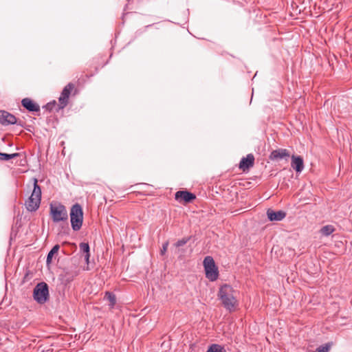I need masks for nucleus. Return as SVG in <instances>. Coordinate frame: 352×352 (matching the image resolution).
Wrapping results in <instances>:
<instances>
[{
  "label": "nucleus",
  "instance_id": "obj_1",
  "mask_svg": "<svg viewBox=\"0 0 352 352\" xmlns=\"http://www.w3.org/2000/svg\"><path fill=\"white\" fill-rule=\"evenodd\" d=\"M237 291L229 285L225 284L220 287L218 292V298L226 310L233 311L238 306L236 299Z\"/></svg>",
  "mask_w": 352,
  "mask_h": 352
},
{
  "label": "nucleus",
  "instance_id": "obj_2",
  "mask_svg": "<svg viewBox=\"0 0 352 352\" xmlns=\"http://www.w3.org/2000/svg\"><path fill=\"white\" fill-rule=\"evenodd\" d=\"M41 199V189L38 185V180L34 178V188L30 197L25 201V207L30 212L36 211L40 206Z\"/></svg>",
  "mask_w": 352,
  "mask_h": 352
},
{
  "label": "nucleus",
  "instance_id": "obj_3",
  "mask_svg": "<svg viewBox=\"0 0 352 352\" xmlns=\"http://www.w3.org/2000/svg\"><path fill=\"white\" fill-rule=\"evenodd\" d=\"M70 221L72 228L74 231H78L82 225L83 212L79 204H75L71 208Z\"/></svg>",
  "mask_w": 352,
  "mask_h": 352
},
{
  "label": "nucleus",
  "instance_id": "obj_4",
  "mask_svg": "<svg viewBox=\"0 0 352 352\" xmlns=\"http://www.w3.org/2000/svg\"><path fill=\"white\" fill-rule=\"evenodd\" d=\"M50 215L54 223L60 221H67L68 219V214L66 208L64 205L60 203L50 204Z\"/></svg>",
  "mask_w": 352,
  "mask_h": 352
},
{
  "label": "nucleus",
  "instance_id": "obj_5",
  "mask_svg": "<svg viewBox=\"0 0 352 352\" xmlns=\"http://www.w3.org/2000/svg\"><path fill=\"white\" fill-rule=\"evenodd\" d=\"M34 300L38 304H44L49 299L48 285L45 282L38 283L33 291Z\"/></svg>",
  "mask_w": 352,
  "mask_h": 352
},
{
  "label": "nucleus",
  "instance_id": "obj_6",
  "mask_svg": "<svg viewBox=\"0 0 352 352\" xmlns=\"http://www.w3.org/2000/svg\"><path fill=\"white\" fill-rule=\"evenodd\" d=\"M204 267L206 276L210 281H214L218 278L219 271L212 256H206L204 259Z\"/></svg>",
  "mask_w": 352,
  "mask_h": 352
},
{
  "label": "nucleus",
  "instance_id": "obj_7",
  "mask_svg": "<svg viewBox=\"0 0 352 352\" xmlns=\"http://www.w3.org/2000/svg\"><path fill=\"white\" fill-rule=\"evenodd\" d=\"M74 89V85L72 82L68 83L63 89L60 97L58 98V105L56 112L63 109L68 104L69 98L71 92Z\"/></svg>",
  "mask_w": 352,
  "mask_h": 352
},
{
  "label": "nucleus",
  "instance_id": "obj_8",
  "mask_svg": "<svg viewBox=\"0 0 352 352\" xmlns=\"http://www.w3.org/2000/svg\"><path fill=\"white\" fill-rule=\"evenodd\" d=\"M254 156L253 154L250 153L246 157H243L239 163V168L243 172L248 170L250 168L253 167L254 164Z\"/></svg>",
  "mask_w": 352,
  "mask_h": 352
},
{
  "label": "nucleus",
  "instance_id": "obj_9",
  "mask_svg": "<svg viewBox=\"0 0 352 352\" xmlns=\"http://www.w3.org/2000/svg\"><path fill=\"white\" fill-rule=\"evenodd\" d=\"M175 198L179 201H184L186 203H190L196 199V196L195 194L188 191L179 190L176 192Z\"/></svg>",
  "mask_w": 352,
  "mask_h": 352
},
{
  "label": "nucleus",
  "instance_id": "obj_10",
  "mask_svg": "<svg viewBox=\"0 0 352 352\" xmlns=\"http://www.w3.org/2000/svg\"><path fill=\"white\" fill-rule=\"evenodd\" d=\"M0 122L4 125L17 123L16 118L14 115L3 110H0Z\"/></svg>",
  "mask_w": 352,
  "mask_h": 352
},
{
  "label": "nucleus",
  "instance_id": "obj_11",
  "mask_svg": "<svg viewBox=\"0 0 352 352\" xmlns=\"http://www.w3.org/2000/svg\"><path fill=\"white\" fill-rule=\"evenodd\" d=\"M22 106L30 112H39V105L29 98H25L21 100Z\"/></svg>",
  "mask_w": 352,
  "mask_h": 352
},
{
  "label": "nucleus",
  "instance_id": "obj_12",
  "mask_svg": "<svg viewBox=\"0 0 352 352\" xmlns=\"http://www.w3.org/2000/svg\"><path fill=\"white\" fill-rule=\"evenodd\" d=\"M267 216L268 219L271 221H279L286 217V212L283 210L274 211L272 209H268Z\"/></svg>",
  "mask_w": 352,
  "mask_h": 352
},
{
  "label": "nucleus",
  "instance_id": "obj_13",
  "mask_svg": "<svg viewBox=\"0 0 352 352\" xmlns=\"http://www.w3.org/2000/svg\"><path fill=\"white\" fill-rule=\"evenodd\" d=\"M291 166L297 172L301 173L304 169L303 159L300 156H292Z\"/></svg>",
  "mask_w": 352,
  "mask_h": 352
},
{
  "label": "nucleus",
  "instance_id": "obj_14",
  "mask_svg": "<svg viewBox=\"0 0 352 352\" xmlns=\"http://www.w3.org/2000/svg\"><path fill=\"white\" fill-rule=\"evenodd\" d=\"M289 157V153L287 149L280 148L273 151L270 155L272 160H277Z\"/></svg>",
  "mask_w": 352,
  "mask_h": 352
},
{
  "label": "nucleus",
  "instance_id": "obj_15",
  "mask_svg": "<svg viewBox=\"0 0 352 352\" xmlns=\"http://www.w3.org/2000/svg\"><path fill=\"white\" fill-rule=\"evenodd\" d=\"M336 230L335 228L332 225H327L321 228L320 232L322 235L328 236L331 234Z\"/></svg>",
  "mask_w": 352,
  "mask_h": 352
},
{
  "label": "nucleus",
  "instance_id": "obj_16",
  "mask_svg": "<svg viewBox=\"0 0 352 352\" xmlns=\"http://www.w3.org/2000/svg\"><path fill=\"white\" fill-rule=\"evenodd\" d=\"M59 248H60L59 245H55L52 248V250L49 252V253L47 254V260H46L47 264H49L52 262L53 256L58 252Z\"/></svg>",
  "mask_w": 352,
  "mask_h": 352
},
{
  "label": "nucleus",
  "instance_id": "obj_17",
  "mask_svg": "<svg viewBox=\"0 0 352 352\" xmlns=\"http://www.w3.org/2000/svg\"><path fill=\"white\" fill-rule=\"evenodd\" d=\"M206 352H226V350L223 346L213 344L209 346Z\"/></svg>",
  "mask_w": 352,
  "mask_h": 352
},
{
  "label": "nucleus",
  "instance_id": "obj_18",
  "mask_svg": "<svg viewBox=\"0 0 352 352\" xmlns=\"http://www.w3.org/2000/svg\"><path fill=\"white\" fill-rule=\"evenodd\" d=\"M19 155V153H15L12 154H7L0 153V161H8L11 159L15 158Z\"/></svg>",
  "mask_w": 352,
  "mask_h": 352
},
{
  "label": "nucleus",
  "instance_id": "obj_19",
  "mask_svg": "<svg viewBox=\"0 0 352 352\" xmlns=\"http://www.w3.org/2000/svg\"><path fill=\"white\" fill-rule=\"evenodd\" d=\"M105 298L110 302V307L113 308L116 303V298L114 294L107 292L105 293Z\"/></svg>",
  "mask_w": 352,
  "mask_h": 352
},
{
  "label": "nucleus",
  "instance_id": "obj_20",
  "mask_svg": "<svg viewBox=\"0 0 352 352\" xmlns=\"http://www.w3.org/2000/svg\"><path fill=\"white\" fill-rule=\"evenodd\" d=\"M58 104H57L55 100H53L47 103L45 106H43V108L49 111H52L53 110L56 111V109H58Z\"/></svg>",
  "mask_w": 352,
  "mask_h": 352
},
{
  "label": "nucleus",
  "instance_id": "obj_21",
  "mask_svg": "<svg viewBox=\"0 0 352 352\" xmlns=\"http://www.w3.org/2000/svg\"><path fill=\"white\" fill-rule=\"evenodd\" d=\"M331 348V344L327 343L324 345L318 346L315 352H329Z\"/></svg>",
  "mask_w": 352,
  "mask_h": 352
},
{
  "label": "nucleus",
  "instance_id": "obj_22",
  "mask_svg": "<svg viewBox=\"0 0 352 352\" xmlns=\"http://www.w3.org/2000/svg\"><path fill=\"white\" fill-rule=\"evenodd\" d=\"M80 250L84 254H89V245L86 243H81L80 244Z\"/></svg>",
  "mask_w": 352,
  "mask_h": 352
},
{
  "label": "nucleus",
  "instance_id": "obj_23",
  "mask_svg": "<svg viewBox=\"0 0 352 352\" xmlns=\"http://www.w3.org/2000/svg\"><path fill=\"white\" fill-rule=\"evenodd\" d=\"M189 239H190V237L183 238V239H179V240H178V241L175 243V245L176 247H177V248H178V247L183 246V245H184L185 244H186V243H187V242L189 241Z\"/></svg>",
  "mask_w": 352,
  "mask_h": 352
},
{
  "label": "nucleus",
  "instance_id": "obj_24",
  "mask_svg": "<svg viewBox=\"0 0 352 352\" xmlns=\"http://www.w3.org/2000/svg\"><path fill=\"white\" fill-rule=\"evenodd\" d=\"M168 244H169L168 241H166L165 243H163L162 248V249L160 250L161 255H164L165 254V253L167 251Z\"/></svg>",
  "mask_w": 352,
  "mask_h": 352
},
{
  "label": "nucleus",
  "instance_id": "obj_25",
  "mask_svg": "<svg viewBox=\"0 0 352 352\" xmlns=\"http://www.w3.org/2000/svg\"><path fill=\"white\" fill-rule=\"evenodd\" d=\"M84 256H85V260L87 264L88 265L89 262L90 254H85Z\"/></svg>",
  "mask_w": 352,
  "mask_h": 352
},
{
  "label": "nucleus",
  "instance_id": "obj_26",
  "mask_svg": "<svg viewBox=\"0 0 352 352\" xmlns=\"http://www.w3.org/2000/svg\"><path fill=\"white\" fill-rule=\"evenodd\" d=\"M86 270H89V267L87 266V268L85 269Z\"/></svg>",
  "mask_w": 352,
  "mask_h": 352
}]
</instances>
